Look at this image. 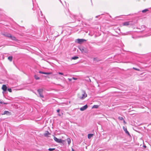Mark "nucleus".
Wrapping results in <instances>:
<instances>
[{"mask_svg":"<svg viewBox=\"0 0 151 151\" xmlns=\"http://www.w3.org/2000/svg\"><path fill=\"white\" fill-rule=\"evenodd\" d=\"M82 92L81 95L79 94L78 96V98L81 100L83 99L87 96V94L84 91H83Z\"/></svg>","mask_w":151,"mask_h":151,"instance_id":"1","label":"nucleus"},{"mask_svg":"<svg viewBox=\"0 0 151 151\" xmlns=\"http://www.w3.org/2000/svg\"><path fill=\"white\" fill-rule=\"evenodd\" d=\"M77 42L79 44H81L82 42H86V40L84 39H78L76 40Z\"/></svg>","mask_w":151,"mask_h":151,"instance_id":"2","label":"nucleus"},{"mask_svg":"<svg viewBox=\"0 0 151 151\" xmlns=\"http://www.w3.org/2000/svg\"><path fill=\"white\" fill-rule=\"evenodd\" d=\"M54 139L55 141L58 143H62V141L60 139H58L55 137H54Z\"/></svg>","mask_w":151,"mask_h":151,"instance_id":"3","label":"nucleus"},{"mask_svg":"<svg viewBox=\"0 0 151 151\" xmlns=\"http://www.w3.org/2000/svg\"><path fill=\"white\" fill-rule=\"evenodd\" d=\"M88 107L87 105H86L83 107L80 108V110L81 111H83L86 109Z\"/></svg>","mask_w":151,"mask_h":151,"instance_id":"4","label":"nucleus"},{"mask_svg":"<svg viewBox=\"0 0 151 151\" xmlns=\"http://www.w3.org/2000/svg\"><path fill=\"white\" fill-rule=\"evenodd\" d=\"M1 114L2 115L6 114L8 115H11V113L8 111H5L3 113Z\"/></svg>","mask_w":151,"mask_h":151,"instance_id":"5","label":"nucleus"},{"mask_svg":"<svg viewBox=\"0 0 151 151\" xmlns=\"http://www.w3.org/2000/svg\"><path fill=\"white\" fill-rule=\"evenodd\" d=\"M2 89L4 91H5L7 90V87L5 85H3L2 87Z\"/></svg>","mask_w":151,"mask_h":151,"instance_id":"6","label":"nucleus"},{"mask_svg":"<svg viewBox=\"0 0 151 151\" xmlns=\"http://www.w3.org/2000/svg\"><path fill=\"white\" fill-rule=\"evenodd\" d=\"M10 38L12 40H15V41H17V39L15 37L12 36L11 35V37H10Z\"/></svg>","mask_w":151,"mask_h":151,"instance_id":"7","label":"nucleus"},{"mask_svg":"<svg viewBox=\"0 0 151 151\" xmlns=\"http://www.w3.org/2000/svg\"><path fill=\"white\" fill-rule=\"evenodd\" d=\"M39 73H40L45 74H50L51 73H46L45 72H43L41 71H40Z\"/></svg>","mask_w":151,"mask_h":151,"instance_id":"8","label":"nucleus"},{"mask_svg":"<svg viewBox=\"0 0 151 151\" xmlns=\"http://www.w3.org/2000/svg\"><path fill=\"white\" fill-rule=\"evenodd\" d=\"M50 134V133H49L48 131H46L44 134V135L45 137H47L48 135Z\"/></svg>","mask_w":151,"mask_h":151,"instance_id":"9","label":"nucleus"},{"mask_svg":"<svg viewBox=\"0 0 151 151\" xmlns=\"http://www.w3.org/2000/svg\"><path fill=\"white\" fill-rule=\"evenodd\" d=\"M3 35H4V36H5L6 37H9V38H10V37H11V35L10 34L6 33V34H4Z\"/></svg>","mask_w":151,"mask_h":151,"instance_id":"10","label":"nucleus"},{"mask_svg":"<svg viewBox=\"0 0 151 151\" xmlns=\"http://www.w3.org/2000/svg\"><path fill=\"white\" fill-rule=\"evenodd\" d=\"M37 91L38 93H42L43 91V89L42 88L39 89L37 90Z\"/></svg>","mask_w":151,"mask_h":151,"instance_id":"11","label":"nucleus"},{"mask_svg":"<svg viewBox=\"0 0 151 151\" xmlns=\"http://www.w3.org/2000/svg\"><path fill=\"white\" fill-rule=\"evenodd\" d=\"M124 128V130L125 131V133L126 134H127L128 135H129V132L127 131V129L126 128H124V127H123Z\"/></svg>","mask_w":151,"mask_h":151,"instance_id":"12","label":"nucleus"},{"mask_svg":"<svg viewBox=\"0 0 151 151\" xmlns=\"http://www.w3.org/2000/svg\"><path fill=\"white\" fill-rule=\"evenodd\" d=\"M93 134H89L88 135V139H90L93 136Z\"/></svg>","mask_w":151,"mask_h":151,"instance_id":"13","label":"nucleus"},{"mask_svg":"<svg viewBox=\"0 0 151 151\" xmlns=\"http://www.w3.org/2000/svg\"><path fill=\"white\" fill-rule=\"evenodd\" d=\"M129 24V22H125L123 23V25L124 26H128Z\"/></svg>","mask_w":151,"mask_h":151,"instance_id":"14","label":"nucleus"},{"mask_svg":"<svg viewBox=\"0 0 151 151\" xmlns=\"http://www.w3.org/2000/svg\"><path fill=\"white\" fill-rule=\"evenodd\" d=\"M67 141L68 144L69 145L71 143V140L69 138H67Z\"/></svg>","mask_w":151,"mask_h":151,"instance_id":"15","label":"nucleus"},{"mask_svg":"<svg viewBox=\"0 0 151 151\" xmlns=\"http://www.w3.org/2000/svg\"><path fill=\"white\" fill-rule=\"evenodd\" d=\"M8 58L9 60L11 61L12 60V56H10L8 57Z\"/></svg>","mask_w":151,"mask_h":151,"instance_id":"16","label":"nucleus"},{"mask_svg":"<svg viewBox=\"0 0 151 151\" xmlns=\"http://www.w3.org/2000/svg\"><path fill=\"white\" fill-rule=\"evenodd\" d=\"M78 58L77 56H74L71 59L73 60H76Z\"/></svg>","mask_w":151,"mask_h":151,"instance_id":"17","label":"nucleus"},{"mask_svg":"<svg viewBox=\"0 0 151 151\" xmlns=\"http://www.w3.org/2000/svg\"><path fill=\"white\" fill-rule=\"evenodd\" d=\"M34 77H35V78L36 80H39L40 79V78L36 75H35V76Z\"/></svg>","mask_w":151,"mask_h":151,"instance_id":"18","label":"nucleus"},{"mask_svg":"<svg viewBox=\"0 0 151 151\" xmlns=\"http://www.w3.org/2000/svg\"><path fill=\"white\" fill-rule=\"evenodd\" d=\"M40 95V97L42 98H44V96L42 94V93H39Z\"/></svg>","mask_w":151,"mask_h":151,"instance_id":"19","label":"nucleus"},{"mask_svg":"<svg viewBox=\"0 0 151 151\" xmlns=\"http://www.w3.org/2000/svg\"><path fill=\"white\" fill-rule=\"evenodd\" d=\"M0 104H8L7 103H4L3 102H2L0 100Z\"/></svg>","mask_w":151,"mask_h":151,"instance_id":"20","label":"nucleus"},{"mask_svg":"<svg viewBox=\"0 0 151 151\" xmlns=\"http://www.w3.org/2000/svg\"><path fill=\"white\" fill-rule=\"evenodd\" d=\"M148 11V10L147 9H144V10H142V12L143 13H145Z\"/></svg>","mask_w":151,"mask_h":151,"instance_id":"21","label":"nucleus"},{"mask_svg":"<svg viewBox=\"0 0 151 151\" xmlns=\"http://www.w3.org/2000/svg\"><path fill=\"white\" fill-rule=\"evenodd\" d=\"M55 148H49L48 150L50 151H52L54 150Z\"/></svg>","mask_w":151,"mask_h":151,"instance_id":"22","label":"nucleus"},{"mask_svg":"<svg viewBox=\"0 0 151 151\" xmlns=\"http://www.w3.org/2000/svg\"><path fill=\"white\" fill-rule=\"evenodd\" d=\"M119 119L121 120H122L123 119V118L122 117L119 116L118 118Z\"/></svg>","mask_w":151,"mask_h":151,"instance_id":"23","label":"nucleus"},{"mask_svg":"<svg viewBox=\"0 0 151 151\" xmlns=\"http://www.w3.org/2000/svg\"><path fill=\"white\" fill-rule=\"evenodd\" d=\"M98 107V106L97 105H94L93 106V108H97Z\"/></svg>","mask_w":151,"mask_h":151,"instance_id":"24","label":"nucleus"},{"mask_svg":"<svg viewBox=\"0 0 151 151\" xmlns=\"http://www.w3.org/2000/svg\"><path fill=\"white\" fill-rule=\"evenodd\" d=\"M8 91L10 92H11L12 90L11 88H8L7 89Z\"/></svg>","mask_w":151,"mask_h":151,"instance_id":"25","label":"nucleus"},{"mask_svg":"<svg viewBox=\"0 0 151 151\" xmlns=\"http://www.w3.org/2000/svg\"><path fill=\"white\" fill-rule=\"evenodd\" d=\"M133 68V69H134V70H138V71H139V69H137V68H134H134Z\"/></svg>","mask_w":151,"mask_h":151,"instance_id":"26","label":"nucleus"},{"mask_svg":"<svg viewBox=\"0 0 151 151\" xmlns=\"http://www.w3.org/2000/svg\"><path fill=\"white\" fill-rule=\"evenodd\" d=\"M58 74H59L60 75H64L63 73H61V72H59L58 73Z\"/></svg>","mask_w":151,"mask_h":151,"instance_id":"27","label":"nucleus"},{"mask_svg":"<svg viewBox=\"0 0 151 151\" xmlns=\"http://www.w3.org/2000/svg\"><path fill=\"white\" fill-rule=\"evenodd\" d=\"M60 109H58L57 111V112H58V113H59V112H60Z\"/></svg>","mask_w":151,"mask_h":151,"instance_id":"28","label":"nucleus"},{"mask_svg":"<svg viewBox=\"0 0 151 151\" xmlns=\"http://www.w3.org/2000/svg\"><path fill=\"white\" fill-rule=\"evenodd\" d=\"M73 79H74V80H77V78H74V77H73Z\"/></svg>","mask_w":151,"mask_h":151,"instance_id":"29","label":"nucleus"},{"mask_svg":"<svg viewBox=\"0 0 151 151\" xmlns=\"http://www.w3.org/2000/svg\"><path fill=\"white\" fill-rule=\"evenodd\" d=\"M68 79L69 80V81H72V79H71V78H68Z\"/></svg>","mask_w":151,"mask_h":151,"instance_id":"30","label":"nucleus"},{"mask_svg":"<svg viewBox=\"0 0 151 151\" xmlns=\"http://www.w3.org/2000/svg\"><path fill=\"white\" fill-rule=\"evenodd\" d=\"M71 151H74V150H73V148H72Z\"/></svg>","mask_w":151,"mask_h":151,"instance_id":"31","label":"nucleus"},{"mask_svg":"<svg viewBox=\"0 0 151 151\" xmlns=\"http://www.w3.org/2000/svg\"><path fill=\"white\" fill-rule=\"evenodd\" d=\"M58 115L59 116H60V114H58Z\"/></svg>","mask_w":151,"mask_h":151,"instance_id":"32","label":"nucleus"},{"mask_svg":"<svg viewBox=\"0 0 151 151\" xmlns=\"http://www.w3.org/2000/svg\"><path fill=\"white\" fill-rule=\"evenodd\" d=\"M98 17L97 16H96V17Z\"/></svg>","mask_w":151,"mask_h":151,"instance_id":"33","label":"nucleus"},{"mask_svg":"<svg viewBox=\"0 0 151 151\" xmlns=\"http://www.w3.org/2000/svg\"><path fill=\"white\" fill-rule=\"evenodd\" d=\"M124 122H125V121H124Z\"/></svg>","mask_w":151,"mask_h":151,"instance_id":"34","label":"nucleus"},{"mask_svg":"<svg viewBox=\"0 0 151 151\" xmlns=\"http://www.w3.org/2000/svg\"><path fill=\"white\" fill-rule=\"evenodd\" d=\"M124 122H125V121H124Z\"/></svg>","mask_w":151,"mask_h":151,"instance_id":"35","label":"nucleus"}]
</instances>
